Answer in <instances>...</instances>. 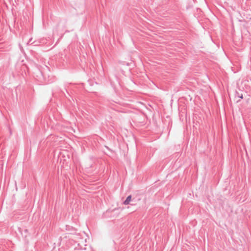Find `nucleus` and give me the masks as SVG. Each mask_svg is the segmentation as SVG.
Masks as SVG:
<instances>
[{"instance_id": "obj_1", "label": "nucleus", "mask_w": 251, "mask_h": 251, "mask_svg": "<svg viewBox=\"0 0 251 251\" xmlns=\"http://www.w3.org/2000/svg\"><path fill=\"white\" fill-rule=\"evenodd\" d=\"M66 230L70 231V234L74 235L75 236L74 239L75 240V243L78 246V249H82L83 246H86V239L83 240L82 235L80 233H77V230L74 227L70 226H66Z\"/></svg>"}, {"instance_id": "obj_3", "label": "nucleus", "mask_w": 251, "mask_h": 251, "mask_svg": "<svg viewBox=\"0 0 251 251\" xmlns=\"http://www.w3.org/2000/svg\"><path fill=\"white\" fill-rule=\"evenodd\" d=\"M235 97H238L241 99H243V95L242 94H240L238 92H236Z\"/></svg>"}, {"instance_id": "obj_2", "label": "nucleus", "mask_w": 251, "mask_h": 251, "mask_svg": "<svg viewBox=\"0 0 251 251\" xmlns=\"http://www.w3.org/2000/svg\"><path fill=\"white\" fill-rule=\"evenodd\" d=\"M131 201V196L129 195L128 196L126 200L124 201L123 203L125 205H127L129 204L130 201Z\"/></svg>"}]
</instances>
